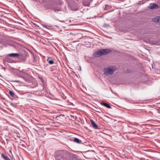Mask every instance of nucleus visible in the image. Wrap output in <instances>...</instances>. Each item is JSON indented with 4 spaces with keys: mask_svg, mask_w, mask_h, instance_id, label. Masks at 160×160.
<instances>
[{
    "mask_svg": "<svg viewBox=\"0 0 160 160\" xmlns=\"http://www.w3.org/2000/svg\"><path fill=\"white\" fill-rule=\"evenodd\" d=\"M53 9L55 12H56V11L58 12L60 11V9H57L56 8H55Z\"/></svg>",
    "mask_w": 160,
    "mask_h": 160,
    "instance_id": "2eb2a0df",
    "label": "nucleus"
},
{
    "mask_svg": "<svg viewBox=\"0 0 160 160\" xmlns=\"http://www.w3.org/2000/svg\"><path fill=\"white\" fill-rule=\"evenodd\" d=\"M129 70H128V69H127V72H129V71H129Z\"/></svg>",
    "mask_w": 160,
    "mask_h": 160,
    "instance_id": "6ab92c4d",
    "label": "nucleus"
},
{
    "mask_svg": "<svg viewBox=\"0 0 160 160\" xmlns=\"http://www.w3.org/2000/svg\"><path fill=\"white\" fill-rule=\"evenodd\" d=\"M26 76H28V78H29V77L30 76H29L28 75V74H27V75H26Z\"/></svg>",
    "mask_w": 160,
    "mask_h": 160,
    "instance_id": "a211bd4d",
    "label": "nucleus"
},
{
    "mask_svg": "<svg viewBox=\"0 0 160 160\" xmlns=\"http://www.w3.org/2000/svg\"><path fill=\"white\" fill-rule=\"evenodd\" d=\"M92 0H90V2H92Z\"/></svg>",
    "mask_w": 160,
    "mask_h": 160,
    "instance_id": "4be33fe9",
    "label": "nucleus"
},
{
    "mask_svg": "<svg viewBox=\"0 0 160 160\" xmlns=\"http://www.w3.org/2000/svg\"><path fill=\"white\" fill-rule=\"evenodd\" d=\"M18 82V81H15V82Z\"/></svg>",
    "mask_w": 160,
    "mask_h": 160,
    "instance_id": "5701e85b",
    "label": "nucleus"
},
{
    "mask_svg": "<svg viewBox=\"0 0 160 160\" xmlns=\"http://www.w3.org/2000/svg\"><path fill=\"white\" fill-rule=\"evenodd\" d=\"M8 56L18 58L20 56V55L19 53H12L8 54Z\"/></svg>",
    "mask_w": 160,
    "mask_h": 160,
    "instance_id": "423d86ee",
    "label": "nucleus"
},
{
    "mask_svg": "<svg viewBox=\"0 0 160 160\" xmlns=\"http://www.w3.org/2000/svg\"><path fill=\"white\" fill-rule=\"evenodd\" d=\"M1 156L4 159V160H11L7 156H6L5 155L2 153L1 154Z\"/></svg>",
    "mask_w": 160,
    "mask_h": 160,
    "instance_id": "1a4fd4ad",
    "label": "nucleus"
},
{
    "mask_svg": "<svg viewBox=\"0 0 160 160\" xmlns=\"http://www.w3.org/2000/svg\"><path fill=\"white\" fill-rule=\"evenodd\" d=\"M117 69V68L115 66H112L104 68V74L105 75H112L114 72Z\"/></svg>",
    "mask_w": 160,
    "mask_h": 160,
    "instance_id": "f03ea898",
    "label": "nucleus"
},
{
    "mask_svg": "<svg viewBox=\"0 0 160 160\" xmlns=\"http://www.w3.org/2000/svg\"><path fill=\"white\" fill-rule=\"evenodd\" d=\"M47 61L50 64H52L54 63V61L52 60H49V59H48Z\"/></svg>",
    "mask_w": 160,
    "mask_h": 160,
    "instance_id": "f8f14e48",
    "label": "nucleus"
},
{
    "mask_svg": "<svg viewBox=\"0 0 160 160\" xmlns=\"http://www.w3.org/2000/svg\"><path fill=\"white\" fill-rule=\"evenodd\" d=\"M43 26L44 27H46V25H43Z\"/></svg>",
    "mask_w": 160,
    "mask_h": 160,
    "instance_id": "aec40b11",
    "label": "nucleus"
},
{
    "mask_svg": "<svg viewBox=\"0 0 160 160\" xmlns=\"http://www.w3.org/2000/svg\"><path fill=\"white\" fill-rule=\"evenodd\" d=\"M159 6L155 3L151 4H150V8L151 9H157L158 8Z\"/></svg>",
    "mask_w": 160,
    "mask_h": 160,
    "instance_id": "39448f33",
    "label": "nucleus"
},
{
    "mask_svg": "<svg viewBox=\"0 0 160 160\" xmlns=\"http://www.w3.org/2000/svg\"><path fill=\"white\" fill-rule=\"evenodd\" d=\"M109 6L108 5H106L105 6L104 9L105 10H107L108 9H109Z\"/></svg>",
    "mask_w": 160,
    "mask_h": 160,
    "instance_id": "4468645a",
    "label": "nucleus"
},
{
    "mask_svg": "<svg viewBox=\"0 0 160 160\" xmlns=\"http://www.w3.org/2000/svg\"><path fill=\"white\" fill-rule=\"evenodd\" d=\"M104 26L105 27H108L109 26V25L108 24H104Z\"/></svg>",
    "mask_w": 160,
    "mask_h": 160,
    "instance_id": "f3484780",
    "label": "nucleus"
},
{
    "mask_svg": "<svg viewBox=\"0 0 160 160\" xmlns=\"http://www.w3.org/2000/svg\"><path fill=\"white\" fill-rule=\"evenodd\" d=\"M102 55H103L102 49L96 51L94 53V55L96 57H99Z\"/></svg>",
    "mask_w": 160,
    "mask_h": 160,
    "instance_id": "7ed1b4c3",
    "label": "nucleus"
},
{
    "mask_svg": "<svg viewBox=\"0 0 160 160\" xmlns=\"http://www.w3.org/2000/svg\"><path fill=\"white\" fill-rule=\"evenodd\" d=\"M9 93L10 94V96L12 97V98H14L15 97V94L14 93L12 92V91L11 90H9Z\"/></svg>",
    "mask_w": 160,
    "mask_h": 160,
    "instance_id": "9b49d317",
    "label": "nucleus"
},
{
    "mask_svg": "<svg viewBox=\"0 0 160 160\" xmlns=\"http://www.w3.org/2000/svg\"><path fill=\"white\" fill-rule=\"evenodd\" d=\"M74 141L78 143H80L82 141L77 138H74Z\"/></svg>",
    "mask_w": 160,
    "mask_h": 160,
    "instance_id": "9d476101",
    "label": "nucleus"
},
{
    "mask_svg": "<svg viewBox=\"0 0 160 160\" xmlns=\"http://www.w3.org/2000/svg\"><path fill=\"white\" fill-rule=\"evenodd\" d=\"M90 121L91 122L92 125L93 127L95 129H98V126L94 122L93 120H91Z\"/></svg>",
    "mask_w": 160,
    "mask_h": 160,
    "instance_id": "0eeeda50",
    "label": "nucleus"
},
{
    "mask_svg": "<svg viewBox=\"0 0 160 160\" xmlns=\"http://www.w3.org/2000/svg\"><path fill=\"white\" fill-rule=\"evenodd\" d=\"M42 87H43L42 89H44L43 86H42Z\"/></svg>",
    "mask_w": 160,
    "mask_h": 160,
    "instance_id": "412c9836",
    "label": "nucleus"
},
{
    "mask_svg": "<svg viewBox=\"0 0 160 160\" xmlns=\"http://www.w3.org/2000/svg\"><path fill=\"white\" fill-rule=\"evenodd\" d=\"M68 154V152L65 150H62L58 151L56 153L55 155V158L56 160H61L58 159L59 157H60L63 160H69L67 158V156Z\"/></svg>",
    "mask_w": 160,
    "mask_h": 160,
    "instance_id": "f257e3e1",
    "label": "nucleus"
},
{
    "mask_svg": "<svg viewBox=\"0 0 160 160\" xmlns=\"http://www.w3.org/2000/svg\"><path fill=\"white\" fill-rule=\"evenodd\" d=\"M153 21L156 22L160 23V16L154 18L153 19Z\"/></svg>",
    "mask_w": 160,
    "mask_h": 160,
    "instance_id": "6e6552de",
    "label": "nucleus"
},
{
    "mask_svg": "<svg viewBox=\"0 0 160 160\" xmlns=\"http://www.w3.org/2000/svg\"><path fill=\"white\" fill-rule=\"evenodd\" d=\"M33 58H34V61H33V62H34V63H36L37 62V61L36 60V58L34 57H33Z\"/></svg>",
    "mask_w": 160,
    "mask_h": 160,
    "instance_id": "dca6fc26",
    "label": "nucleus"
},
{
    "mask_svg": "<svg viewBox=\"0 0 160 160\" xmlns=\"http://www.w3.org/2000/svg\"><path fill=\"white\" fill-rule=\"evenodd\" d=\"M103 105L108 108L110 109L111 108V107L107 103H104L103 104Z\"/></svg>",
    "mask_w": 160,
    "mask_h": 160,
    "instance_id": "ddd939ff",
    "label": "nucleus"
},
{
    "mask_svg": "<svg viewBox=\"0 0 160 160\" xmlns=\"http://www.w3.org/2000/svg\"><path fill=\"white\" fill-rule=\"evenodd\" d=\"M102 51L103 55H106L110 52L112 51V50L109 49H102Z\"/></svg>",
    "mask_w": 160,
    "mask_h": 160,
    "instance_id": "20e7f679",
    "label": "nucleus"
}]
</instances>
